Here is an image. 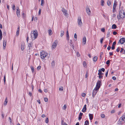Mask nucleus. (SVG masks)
I'll return each instance as SVG.
<instances>
[{"instance_id":"4","label":"nucleus","mask_w":125,"mask_h":125,"mask_svg":"<svg viewBox=\"0 0 125 125\" xmlns=\"http://www.w3.org/2000/svg\"><path fill=\"white\" fill-rule=\"evenodd\" d=\"M101 83V81H98L96 83V87L95 88V89H96V88L99 89L100 87Z\"/></svg>"},{"instance_id":"41","label":"nucleus","mask_w":125,"mask_h":125,"mask_svg":"<svg viewBox=\"0 0 125 125\" xmlns=\"http://www.w3.org/2000/svg\"><path fill=\"white\" fill-rule=\"evenodd\" d=\"M66 105L65 104L64 105L63 107V109L64 110H65L66 109Z\"/></svg>"},{"instance_id":"3","label":"nucleus","mask_w":125,"mask_h":125,"mask_svg":"<svg viewBox=\"0 0 125 125\" xmlns=\"http://www.w3.org/2000/svg\"><path fill=\"white\" fill-rule=\"evenodd\" d=\"M119 15L121 16V18H124L125 17V14L123 10H121L119 12Z\"/></svg>"},{"instance_id":"21","label":"nucleus","mask_w":125,"mask_h":125,"mask_svg":"<svg viewBox=\"0 0 125 125\" xmlns=\"http://www.w3.org/2000/svg\"><path fill=\"white\" fill-rule=\"evenodd\" d=\"M20 27L19 26L18 28L16 31V35H18L19 33Z\"/></svg>"},{"instance_id":"25","label":"nucleus","mask_w":125,"mask_h":125,"mask_svg":"<svg viewBox=\"0 0 125 125\" xmlns=\"http://www.w3.org/2000/svg\"><path fill=\"white\" fill-rule=\"evenodd\" d=\"M52 67L53 68L54 67L55 65V62L54 61H52Z\"/></svg>"},{"instance_id":"24","label":"nucleus","mask_w":125,"mask_h":125,"mask_svg":"<svg viewBox=\"0 0 125 125\" xmlns=\"http://www.w3.org/2000/svg\"><path fill=\"white\" fill-rule=\"evenodd\" d=\"M64 34V31L63 30H62L61 31V35L60 36L61 37L63 36Z\"/></svg>"},{"instance_id":"8","label":"nucleus","mask_w":125,"mask_h":125,"mask_svg":"<svg viewBox=\"0 0 125 125\" xmlns=\"http://www.w3.org/2000/svg\"><path fill=\"white\" fill-rule=\"evenodd\" d=\"M57 40H55L52 45V49H54L56 47L57 44Z\"/></svg>"},{"instance_id":"35","label":"nucleus","mask_w":125,"mask_h":125,"mask_svg":"<svg viewBox=\"0 0 125 125\" xmlns=\"http://www.w3.org/2000/svg\"><path fill=\"white\" fill-rule=\"evenodd\" d=\"M101 5L102 6H103L104 5V1L103 0H101Z\"/></svg>"},{"instance_id":"64","label":"nucleus","mask_w":125,"mask_h":125,"mask_svg":"<svg viewBox=\"0 0 125 125\" xmlns=\"http://www.w3.org/2000/svg\"><path fill=\"white\" fill-rule=\"evenodd\" d=\"M116 44V41H115L113 43L112 45L115 46V45Z\"/></svg>"},{"instance_id":"52","label":"nucleus","mask_w":125,"mask_h":125,"mask_svg":"<svg viewBox=\"0 0 125 125\" xmlns=\"http://www.w3.org/2000/svg\"><path fill=\"white\" fill-rule=\"evenodd\" d=\"M85 95H86V94L84 93H83L82 94V97H84L85 96Z\"/></svg>"},{"instance_id":"6","label":"nucleus","mask_w":125,"mask_h":125,"mask_svg":"<svg viewBox=\"0 0 125 125\" xmlns=\"http://www.w3.org/2000/svg\"><path fill=\"white\" fill-rule=\"evenodd\" d=\"M62 11L64 16H67L68 15V14L67 12V11L63 7L62 8Z\"/></svg>"},{"instance_id":"38","label":"nucleus","mask_w":125,"mask_h":125,"mask_svg":"<svg viewBox=\"0 0 125 125\" xmlns=\"http://www.w3.org/2000/svg\"><path fill=\"white\" fill-rule=\"evenodd\" d=\"M88 73L87 71L86 72V74H85V78H87L88 77Z\"/></svg>"},{"instance_id":"43","label":"nucleus","mask_w":125,"mask_h":125,"mask_svg":"<svg viewBox=\"0 0 125 125\" xmlns=\"http://www.w3.org/2000/svg\"><path fill=\"white\" fill-rule=\"evenodd\" d=\"M48 122V118H47L46 119L45 122L46 123H47Z\"/></svg>"},{"instance_id":"44","label":"nucleus","mask_w":125,"mask_h":125,"mask_svg":"<svg viewBox=\"0 0 125 125\" xmlns=\"http://www.w3.org/2000/svg\"><path fill=\"white\" fill-rule=\"evenodd\" d=\"M117 18L118 19H120V18H121V16L120 15H118L117 16Z\"/></svg>"},{"instance_id":"31","label":"nucleus","mask_w":125,"mask_h":125,"mask_svg":"<svg viewBox=\"0 0 125 125\" xmlns=\"http://www.w3.org/2000/svg\"><path fill=\"white\" fill-rule=\"evenodd\" d=\"M28 46L29 47L28 49L30 50L31 47V43H28Z\"/></svg>"},{"instance_id":"36","label":"nucleus","mask_w":125,"mask_h":125,"mask_svg":"<svg viewBox=\"0 0 125 125\" xmlns=\"http://www.w3.org/2000/svg\"><path fill=\"white\" fill-rule=\"evenodd\" d=\"M44 0H41V5L43 6V3H44Z\"/></svg>"},{"instance_id":"54","label":"nucleus","mask_w":125,"mask_h":125,"mask_svg":"<svg viewBox=\"0 0 125 125\" xmlns=\"http://www.w3.org/2000/svg\"><path fill=\"white\" fill-rule=\"evenodd\" d=\"M41 66H39L37 67V70H38L41 69Z\"/></svg>"},{"instance_id":"50","label":"nucleus","mask_w":125,"mask_h":125,"mask_svg":"<svg viewBox=\"0 0 125 125\" xmlns=\"http://www.w3.org/2000/svg\"><path fill=\"white\" fill-rule=\"evenodd\" d=\"M15 7L14 5H13L12 6V9L13 10H15Z\"/></svg>"},{"instance_id":"17","label":"nucleus","mask_w":125,"mask_h":125,"mask_svg":"<svg viewBox=\"0 0 125 125\" xmlns=\"http://www.w3.org/2000/svg\"><path fill=\"white\" fill-rule=\"evenodd\" d=\"M83 115V113H80L79 115L78 120H80L82 118V116Z\"/></svg>"},{"instance_id":"51","label":"nucleus","mask_w":125,"mask_h":125,"mask_svg":"<svg viewBox=\"0 0 125 125\" xmlns=\"http://www.w3.org/2000/svg\"><path fill=\"white\" fill-rule=\"evenodd\" d=\"M76 54H77V56H78V57H79L80 56V54L78 52H77V53Z\"/></svg>"},{"instance_id":"60","label":"nucleus","mask_w":125,"mask_h":125,"mask_svg":"<svg viewBox=\"0 0 125 125\" xmlns=\"http://www.w3.org/2000/svg\"><path fill=\"white\" fill-rule=\"evenodd\" d=\"M103 77V76L102 75H99V78L100 79H101V78H102Z\"/></svg>"},{"instance_id":"61","label":"nucleus","mask_w":125,"mask_h":125,"mask_svg":"<svg viewBox=\"0 0 125 125\" xmlns=\"http://www.w3.org/2000/svg\"><path fill=\"white\" fill-rule=\"evenodd\" d=\"M65 123V122H64L63 120H62V121H61L62 125H63L64 124V123Z\"/></svg>"},{"instance_id":"5","label":"nucleus","mask_w":125,"mask_h":125,"mask_svg":"<svg viewBox=\"0 0 125 125\" xmlns=\"http://www.w3.org/2000/svg\"><path fill=\"white\" fill-rule=\"evenodd\" d=\"M77 22L78 25L81 26L82 25L83 23L82 21L81 17L79 16L78 17Z\"/></svg>"},{"instance_id":"62","label":"nucleus","mask_w":125,"mask_h":125,"mask_svg":"<svg viewBox=\"0 0 125 125\" xmlns=\"http://www.w3.org/2000/svg\"><path fill=\"white\" fill-rule=\"evenodd\" d=\"M115 112V110H113L111 111V113H113Z\"/></svg>"},{"instance_id":"23","label":"nucleus","mask_w":125,"mask_h":125,"mask_svg":"<svg viewBox=\"0 0 125 125\" xmlns=\"http://www.w3.org/2000/svg\"><path fill=\"white\" fill-rule=\"evenodd\" d=\"M99 73H98V75H102L104 74V73H102L101 71H100V70L98 71Z\"/></svg>"},{"instance_id":"19","label":"nucleus","mask_w":125,"mask_h":125,"mask_svg":"<svg viewBox=\"0 0 125 125\" xmlns=\"http://www.w3.org/2000/svg\"><path fill=\"white\" fill-rule=\"evenodd\" d=\"M89 116L90 120H92L93 118V115L92 114H89Z\"/></svg>"},{"instance_id":"13","label":"nucleus","mask_w":125,"mask_h":125,"mask_svg":"<svg viewBox=\"0 0 125 125\" xmlns=\"http://www.w3.org/2000/svg\"><path fill=\"white\" fill-rule=\"evenodd\" d=\"M86 105L85 104L84 106L83 107L82 110V111L83 112H85L86 111Z\"/></svg>"},{"instance_id":"57","label":"nucleus","mask_w":125,"mask_h":125,"mask_svg":"<svg viewBox=\"0 0 125 125\" xmlns=\"http://www.w3.org/2000/svg\"><path fill=\"white\" fill-rule=\"evenodd\" d=\"M103 39H104L103 38H102L100 40V43H102Z\"/></svg>"},{"instance_id":"1","label":"nucleus","mask_w":125,"mask_h":125,"mask_svg":"<svg viewBox=\"0 0 125 125\" xmlns=\"http://www.w3.org/2000/svg\"><path fill=\"white\" fill-rule=\"evenodd\" d=\"M32 33L33 34V39L32 38V40H34L37 38L38 36V32L36 30L34 31Z\"/></svg>"},{"instance_id":"26","label":"nucleus","mask_w":125,"mask_h":125,"mask_svg":"<svg viewBox=\"0 0 125 125\" xmlns=\"http://www.w3.org/2000/svg\"><path fill=\"white\" fill-rule=\"evenodd\" d=\"M117 26L115 24H113L112 26V29H115L116 28Z\"/></svg>"},{"instance_id":"27","label":"nucleus","mask_w":125,"mask_h":125,"mask_svg":"<svg viewBox=\"0 0 125 125\" xmlns=\"http://www.w3.org/2000/svg\"><path fill=\"white\" fill-rule=\"evenodd\" d=\"M48 32L49 33V34L50 35H51L52 34V31L51 30H48Z\"/></svg>"},{"instance_id":"39","label":"nucleus","mask_w":125,"mask_h":125,"mask_svg":"<svg viewBox=\"0 0 125 125\" xmlns=\"http://www.w3.org/2000/svg\"><path fill=\"white\" fill-rule=\"evenodd\" d=\"M124 49L123 48H121V50L120 51V53H122L124 52Z\"/></svg>"},{"instance_id":"22","label":"nucleus","mask_w":125,"mask_h":125,"mask_svg":"<svg viewBox=\"0 0 125 125\" xmlns=\"http://www.w3.org/2000/svg\"><path fill=\"white\" fill-rule=\"evenodd\" d=\"M7 102H8L7 98V97L6 98L4 102V105H6L7 104Z\"/></svg>"},{"instance_id":"59","label":"nucleus","mask_w":125,"mask_h":125,"mask_svg":"<svg viewBox=\"0 0 125 125\" xmlns=\"http://www.w3.org/2000/svg\"><path fill=\"white\" fill-rule=\"evenodd\" d=\"M115 49V46H114L112 45L111 47V49L112 50H114Z\"/></svg>"},{"instance_id":"48","label":"nucleus","mask_w":125,"mask_h":125,"mask_svg":"<svg viewBox=\"0 0 125 125\" xmlns=\"http://www.w3.org/2000/svg\"><path fill=\"white\" fill-rule=\"evenodd\" d=\"M44 100L45 102H47L48 101V99L47 98H44Z\"/></svg>"},{"instance_id":"7","label":"nucleus","mask_w":125,"mask_h":125,"mask_svg":"<svg viewBox=\"0 0 125 125\" xmlns=\"http://www.w3.org/2000/svg\"><path fill=\"white\" fill-rule=\"evenodd\" d=\"M99 89L95 88L93 90L92 93V96L94 98L97 92V90Z\"/></svg>"},{"instance_id":"28","label":"nucleus","mask_w":125,"mask_h":125,"mask_svg":"<svg viewBox=\"0 0 125 125\" xmlns=\"http://www.w3.org/2000/svg\"><path fill=\"white\" fill-rule=\"evenodd\" d=\"M97 59V57L96 56L94 57L93 58V60L94 62H96Z\"/></svg>"},{"instance_id":"55","label":"nucleus","mask_w":125,"mask_h":125,"mask_svg":"<svg viewBox=\"0 0 125 125\" xmlns=\"http://www.w3.org/2000/svg\"><path fill=\"white\" fill-rule=\"evenodd\" d=\"M101 31L102 32H104L105 31V29L104 28H103L101 29Z\"/></svg>"},{"instance_id":"29","label":"nucleus","mask_w":125,"mask_h":125,"mask_svg":"<svg viewBox=\"0 0 125 125\" xmlns=\"http://www.w3.org/2000/svg\"><path fill=\"white\" fill-rule=\"evenodd\" d=\"M123 124V122H122L121 121L119 120V121L118 122V124L119 125H121Z\"/></svg>"},{"instance_id":"9","label":"nucleus","mask_w":125,"mask_h":125,"mask_svg":"<svg viewBox=\"0 0 125 125\" xmlns=\"http://www.w3.org/2000/svg\"><path fill=\"white\" fill-rule=\"evenodd\" d=\"M125 39L123 38L121 39L119 41L118 43H121V44H123L125 42Z\"/></svg>"},{"instance_id":"42","label":"nucleus","mask_w":125,"mask_h":125,"mask_svg":"<svg viewBox=\"0 0 125 125\" xmlns=\"http://www.w3.org/2000/svg\"><path fill=\"white\" fill-rule=\"evenodd\" d=\"M100 71H102L103 72H104L105 70V69L104 68H102L101 69H100Z\"/></svg>"},{"instance_id":"10","label":"nucleus","mask_w":125,"mask_h":125,"mask_svg":"<svg viewBox=\"0 0 125 125\" xmlns=\"http://www.w3.org/2000/svg\"><path fill=\"white\" fill-rule=\"evenodd\" d=\"M7 41L6 40H4L3 42V49H5Z\"/></svg>"},{"instance_id":"46","label":"nucleus","mask_w":125,"mask_h":125,"mask_svg":"<svg viewBox=\"0 0 125 125\" xmlns=\"http://www.w3.org/2000/svg\"><path fill=\"white\" fill-rule=\"evenodd\" d=\"M115 8H115L113 7V12L114 13L115 11H116Z\"/></svg>"},{"instance_id":"53","label":"nucleus","mask_w":125,"mask_h":125,"mask_svg":"<svg viewBox=\"0 0 125 125\" xmlns=\"http://www.w3.org/2000/svg\"><path fill=\"white\" fill-rule=\"evenodd\" d=\"M41 9H39V15H40L41 14Z\"/></svg>"},{"instance_id":"20","label":"nucleus","mask_w":125,"mask_h":125,"mask_svg":"<svg viewBox=\"0 0 125 125\" xmlns=\"http://www.w3.org/2000/svg\"><path fill=\"white\" fill-rule=\"evenodd\" d=\"M117 3V2H116V0H114V3L113 7L115 8H116V6L117 5L116 4Z\"/></svg>"},{"instance_id":"2","label":"nucleus","mask_w":125,"mask_h":125,"mask_svg":"<svg viewBox=\"0 0 125 125\" xmlns=\"http://www.w3.org/2000/svg\"><path fill=\"white\" fill-rule=\"evenodd\" d=\"M47 53L44 51L41 52L40 55L41 58L43 59L47 55Z\"/></svg>"},{"instance_id":"47","label":"nucleus","mask_w":125,"mask_h":125,"mask_svg":"<svg viewBox=\"0 0 125 125\" xmlns=\"http://www.w3.org/2000/svg\"><path fill=\"white\" fill-rule=\"evenodd\" d=\"M101 117L103 118H104L105 117V115L104 114H101Z\"/></svg>"},{"instance_id":"45","label":"nucleus","mask_w":125,"mask_h":125,"mask_svg":"<svg viewBox=\"0 0 125 125\" xmlns=\"http://www.w3.org/2000/svg\"><path fill=\"white\" fill-rule=\"evenodd\" d=\"M77 35L76 33H75L74 34V38H75L76 39L75 40V41H76L77 40Z\"/></svg>"},{"instance_id":"34","label":"nucleus","mask_w":125,"mask_h":125,"mask_svg":"<svg viewBox=\"0 0 125 125\" xmlns=\"http://www.w3.org/2000/svg\"><path fill=\"white\" fill-rule=\"evenodd\" d=\"M107 5L108 6H110L111 4V2L110 1L108 0L107 2Z\"/></svg>"},{"instance_id":"14","label":"nucleus","mask_w":125,"mask_h":125,"mask_svg":"<svg viewBox=\"0 0 125 125\" xmlns=\"http://www.w3.org/2000/svg\"><path fill=\"white\" fill-rule=\"evenodd\" d=\"M25 44L24 42L22 43L21 45V49L22 51H23L24 48Z\"/></svg>"},{"instance_id":"63","label":"nucleus","mask_w":125,"mask_h":125,"mask_svg":"<svg viewBox=\"0 0 125 125\" xmlns=\"http://www.w3.org/2000/svg\"><path fill=\"white\" fill-rule=\"evenodd\" d=\"M109 55H110V56H112V55H113V52H110L109 53Z\"/></svg>"},{"instance_id":"12","label":"nucleus","mask_w":125,"mask_h":125,"mask_svg":"<svg viewBox=\"0 0 125 125\" xmlns=\"http://www.w3.org/2000/svg\"><path fill=\"white\" fill-rule=\"evenodd\" d=\"M86 10L87 14L88 15H90L91 13V11L89 8L87 7L86 8Z\"/></svg>"},{"instance_id":"11","label":"nucleus","mask_w":125,"mask_h":125,"mask_svg":"<svg viewBox=\"0 0 125 125\" xmlns=\"http://www.w3.org/2000/svg\"><path fill=\"white\" fill-rule=\"evenodd\" d=\"M16 14L17 16L19 17H20V10L18 7L17 8Z\"/></svg>"},{"instance_id":"30","label":"nucleus","mask_w":125,"mask_h":125,"mask_svg":"<svg viewBox=\"0 0 125 125\" xmlns=\"http://www.w3.org/2000/svg\"><path fill=\"white\" fill-rule=\"evenodd\" d=\"M89 125V121L88 120H86L85 122V125Z\"/></svg>"},{"instance_id":"32","label":"nucleus","mask_w":125,"mask_h":125,"mask_svg":"<svg viewBox=\"0 0 125 125\" xmlns=\"http://www.w3.org/2000/svg\"><path fill=\"white\" fill-rule=\"evenodd\" d=\"M27 92L30 96H31V92H29L28 89L27 90Z\"/></svg>"},{"instance_id":"16","label":"nucleus","mask_w":125,"mask_h":125,"mask_svg":"<svg viewBox=\"0 0 125 125\" xmlns=\"http://www.w3.org/2000/svg\"><path fill=\"white\" fill-rule=\"evenodd\" d=\"M70 43L71 44L70 46L72 47V48L73 50H74V44L72 42V40H70Z\"/></svg>"},{"instance_id":"49","label":"nucleus","mask_w":125,"mask_h":125,"mask_svg":"<svg viewBox=\"0 0 125 125\" xmlns=\"http://www.w3.org/2000/svg\"><path fill=\"white\" fill-rule=\"evenodd\" d=\"M120 49L119 48V47H118L116 49V51L117 52H119L120 51Z\"/></svg>"},{"instance_id":"18","label":"nucleus","mask_w":125,"mask_h":125,"mask_svg":"<svg viewBox=\"0 0 125 125\" xmlns=\"http://www.w3.org/2000/svg\"><path fill=\"white\" fill-rule=\"evenodd\" d=\"M120 121H121L122 122L123 121H125V117H123V116H122L120 118V119L119 120Z\"/></svg>"},{"instance_id":"37","label":"nucleus","mask_w":125,"mask_h":125,"mask_svg":"<svg viewBox=\"0 0 125 125\" xmlns=\"http://www.w3.org/2000/svg\"><path fill=\"white\" fill-rule=\"evenodd\" d=\"M110 60H108L106 62V64L108 65H109Z\"/></svg>"},{"instance_id":"33","label":"nucleus","mask_w":125,"mask_h":125,"mask_svg":"<svg viewBox=\"0 0 125 125\" xmlns=\"http://www.w3.org/2000/svg\"><path fill=\"white\" fill-rule=\"evenodd\" d=\"M110 32V31L109 30H108V31L107 33V37H109Z\"/></svg>"},{"instance_id":"15","label":"nucleus","mask_w":125,"mask_h":125,"mask_svg":"<svg viewBox=\"0 0 125 125\" xmlns=\"http://www.w3.org/2000/svg\"><path fill=\"white\" fill-rule=\"evenodd\" d=\"M86 43V39L85 37H83V43L84 44Z\"/></svg>"},{"instance_id":"40","label":"nucleus","mask_w":125,"mask_h":125,"mask_svg":"<svg viewBox=\"0 0 125 125\" xmlns=\"http://www.w3.org/2000/svg\"><path fill=\"white\" fill-rule=\"evenodd\" d=\"M63 90V88L62 86H61L60 88H59V90L61 91H62Z\"/></svg>"},{"instance_id":"56","label":"nucleus","mask_w":125,"mask_h":125,"mask_svg":"<svg viewBox=\"0 0 125 125\" xmlns=\"http://www.w3.org/2000/svg\"><path fill=\"white\" fill-rule=\"evenodd\" d=\"M111 47L109 45L107 48V49L108 50H109L111 49Z\"/></svg>"},{"instance_id":"58","label":"nucleus","mask_w":125,"mask_h":125,"mask_svg":"<svg viewBox=\"0 0 125 125\" xmlns=\"http://www.w3.org/2000/svg\"><path fill=\"white\" fill-rule=\"evenodd\" d=\"M34 20L35 21H37V17H35L34 18Z\"/></svg>"}]
</instances>
